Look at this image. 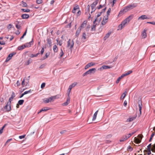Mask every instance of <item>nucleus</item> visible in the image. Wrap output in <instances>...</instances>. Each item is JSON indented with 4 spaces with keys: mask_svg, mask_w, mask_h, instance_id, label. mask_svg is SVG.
Masks as SVG:
<instances>
[{
    "mask_svg": "<svg viewBox=\"0 0 155 155\" xmlns=\"http://www.w3.org/2000/svg\"><path fill=\"white\" fill-rule=\"evenodd\" d=\"M133 15H131L126 18L121 22V24L119 25L118 30H121L126 25L129 23V21L133 18Z\"/></svg>",
    "mask_w": 155,
    "mask_h": 155,
    "instance_id": "obj_1",
    "label": "nucleus"
},
{
    "mask_svg": "<svg viewBox=\"0 0 155 155\" xmlns=\"http://www.w3.org/2000/svg\"><path fill=\"white\" fill-rule=\"evenodd\" d=\"M137 6V3H133L125 7H124V8L121 10L120 12V13H123L126 12L128 11L133 9V8L136 7Z\"/></svg>",
    "mask_w": 155,
    "mask_h": 155,
    "instance_id": "obj_2",
    "label": "nucleus"
},
{
    "mask_svg": "<svg viewBox=\"0 0 155 155\" xmlns=\"http://www.w3.org/2000/svg\"><path fill=\"white\" fill-rule=\"evenodd\" d=\"M74 44V40L73 39L71 41L70 39L68 40L67 42V47L69 48V49L72 51V48L73 47Z\"/></svg>",
    "mask_w": 155,
    "mask_h": 155,
    "instance_id": "obj_3",
    "label": "nucleus"
},
{
    "mask_svg": "<svg viewBox=\"0 0 155 155\" xmlns=\"http://www.w3.org/2000/svg\"><path fill=\"white\" fill-rule=\"evenodd\" d=\"M96 70V69L95 68H92L90 69L89 70L86 72L85 73H84L83 74V76L84 77L87 75L88 74L91 75L92 74H94Z\"/></svg>",
    "mask_w": 155,
    "mask_h": 155,
    "instance_id": "obj_4",
    "label": "nucleus"
},
{
    "mask_svg": "<svg viewBox=\"0 0 155 155\" xmlns=\"http://www.w3.org/2000/svg\"><path fill=\"white\" fill-rule=\"evenodd\" d=\"M138 104L140 115L141 114V109L142 107V102L141 99H138Z\"/></svg>",
    "mask_w": 155,
    "mask_h": 155,
    "instance_id": "obj_5",
    "label": "nucleus"
},
{
    "mask_svg": "<svg viewBox=\"0 0 155 155\" xmlns=\"http://www.w3.org/2000/svg\"><path fill=\"white\" fill-rule=\"evenodd\" d=\"M12 100V99L10 98L9 100V101L7 102L6 105L5 106V108H7V107L8 106H9V108L8 109V110H11V102Z\"/></svg>",
    "mask_w": 155,
    "mask_h": 155,
    "instance_id": "obj_6",
    "label": "nucleus"
},
{
    "mask_svg": "<svg viewBox=\"0 0 155 155\" xmlns=\"http://www.w3.org/2000/svg\"><path fill=\"white\" fill-rule=\"evenodd\" d=\"M15 54L16 53L13 52L11 53L10 54H9L8 56L7 57L6 60H5V62H7L9 61L12 58L13 56L14 55H15Z\"/></svg>",
    "mask_w": 155,
    "mask_h": 155,
    "instance_id": "obj_7",
    "label": "nucleus"
},
{
    "mask_svg": "<svg viewBox=\"0 0 155 155\" xmlns=\"http://www.w3.org/2000/svg\"><path fill=\"white\" fill-rule=\"evenodd\" d=\"M95 65V63H93V62H90L87 64L86 65L84 68V69L85 70H86L87 68H89L91 67V66H94Z\"/></svg>",
    "mask_w": 155,
    "mask_h": 155,
    "instance_id": "obj_8",
    "label": "nucleus"
},
{
    "mask_svg": "<svg viewBox=\"0 0 155 155\" xmlns=\"http://www.w3.org/2000/svg\"><path fill=\"white\" fill-rule=\"evenodd\" d=\"M149 19L147 17L146 15H142L140 17L138 18V20H144L145 19Z\"/></svg>",
    "mask_w": 155,
    "mask_h": 155,
    "instance_id": "obj_9",
    "label": "nucleus"
},
{
    "mask_svg": "<svg viewBox=\"0 0 155 155\" xmlns=\"http://www.w3.org/2000/svg\"><path fill=\"white\" fill-rule=\"evenodd\" d=\"M112 68V67L110 66L103 65L101 68L100 69L101 70L106 69H107L110 68Z\"/></svg>",
    "mask_w": 155,
    "mask_h": 155,
    "instance_id": "obj_10",
    "label": "nucleus"
},
{
    "mask_svg": "<svg viewBox=\"0 0 155 155\" xmlns=\"http://www.w3.org/2000/svg\"><path fill=\"white\" fill-rule=\"evenodd\" d=\"M111 33V32L110 31H109L108 33H107L104 37V40H105L107 38H108Z\"/></svg>",
    "mask_w": 155,
    "mask_h": 155,
    "instance_id": "obj_11",
    "label": "nucleus"
},
{
    "mask_svg": "<svg viewBox=\"0 0 155 155\" xmlns=\"http://www.w3.org/2000/svg\"><path fill=\"white\" fill-rule=\"evenodd\" d=\"M57 98V96H51L49 98V100L50 102L53 101L55 99Z\"/></svg>",
    "mask_w": 155,
    "mask_h": 155,
    "instance_id": "obj_12",
    "label": "nucleus"
},
{
    "mask_svg": "<svg viewBox=\"0 0 155 155\" xmlns=\"http://www.w3.org/2000/svg\"><path fill=\"white\" fill-rule=\"evenodd\" d=\"M97 21V18H96L95 20L93 21V25L92 26L91 28V31H93L94 30H95V27L96 25H95V22Z\"/></svg>",
    "mask_w": 155,
    "mask_h": 155,
    "instance_id": "obj_13",
    "label": "nucleus"
},
{
    "mask_svg": "<svg viewBox=\"0 0 155 155\" xmlns=\"http://www.w3.org/2000/svg\"><path fill=\"white\" fill-rule=\"evenodd\" d=\"M142 137H140V139L136 138V137L135 138V143H137L139 144L141 142V140L142 139Z\"/></svg>",
    "mask_w": 155,
    "mask_h": 155,
    "instance_id": "obj_14",
    "label": "nucleus"
},
{
    "mask_svg": "<svg viewBox=\"0 0 155 155\" xmlns=\"http://www.w3.org/2000/svg\"><path fill=\"white\" fill-rule=\"evenodd\" d=\"M108 19V17H106L105 18H103V20L101 22V24L103 25H105L107 22V20Z\"/></svg>",
    "mask_w": 155,
    "mask_h": 155,
    "instance_id": "obj_15",
    "label": "nucleus"
},
{
    "mask_svg": "<svg viewBox=\"0 0 155 155\" xmlns=\"http://www.w3.org/2000/svg\"><path fill=\"white\" fill-rule=\"evenodd\" d=\"M70 101V98L69 97L68 98H67V101H66V102H65V103H63V104H62V105L63 106L67 105L69 103Z\"/></svg>",
    "mask_w": 155,
    "mask_h": 155,
    "instance_id": "obj_16",
    "label": "nucleus"
},
{
    "mask_svg": "<svg viewBox=\"0 0 155 155\" xmlns=\"http://www.w3.org/2000/svg\"><path fill=\"white\" fill-rule=\"evenodd\" d=\"M81 28H79L77 29L75 34V36L77 37H78L80 33L81 32Z\"/></svg>",
    "mask_w": 155,
    "mask_h": 155,
    "instance_id": "obj_17",
    "label": "nucleus"
},
{
    "mask_svg": "<svg viewBox=\"0 0 155 155\" xmlns=\"http://www.w3.org/2000/svg\"><path fill=\"white\" fill-rule=\"evenodd\" d=\"M146 31V30H144L142 33L141 36L143 38H145L147 37Z\"/></svg>",
    "mask_w": 155,
    "mask_h": 155,
    "instance_id": "obj_18",
    "label": "nucleus"
},
{
    "mask_svg": "<svg viewBox=\"0 0 155 155\" xmlns=\"http://www.w3.org/2000/svg\"><path fill=\"white\" fill-rule=\"evenodd\" d=\"M128 138V137H127L126 136H123L120 140V142H123L126 140Z\"/></svg>",
    "mask_w": 155,
    "mask_h": 155,
    "instance_id": "obj_19",
    "label": "nucleus"
},
{
    "mask_svg": "<svg viewBox=\"0 0 155 155\" xmlns=\"http://www.w3.org/2000/svg\"><path fill=\"white\" fill-rule=\"evenodd\" d=\"M136 117H130L128 119H127V120L128 122H131L134 120L136 118Z\"/></svg>",
    "mask_w": 155,
    "mask_h": 155,
    "instance_id": "obj_20",
    "label": "nucleus"
},
{
    "mask_svg": "<svg viewBox=\"0 0 155 155\" xmlns=\"http://www.w3.org/2000/svg\"><path fill=\"white\" fill-rule=\"evenodd\" d=\"M21 17L23 19H27L29 17V15L27 14H24L21 15Z\"/></svg>",
    "mask_w": 155,
    "mask_h": 155,
    "instance_id": "obj_21",
    "label": "nucleus"
},
{
    "mask_svg": "<svg viewBox=\"0 0 155 155\" xmlns=\"http://www.w3.org/2000/svg\"><path fill=\"white\" fill-rule=\"evenodd\" d=\"M87 24V22L86 21H84L83 23L81 24V26L79 28H81H81H83L84 27H85L86 25Z\"/></svg>",
    "mask_w": 155,
    "mask_h": 155,
    "instance_id": "obj_22",
    "label": "nucleus"
},
{
    "mask_svg": "<svg viewBox=\"0 0 155 155\" xmlns=\"http://www.w3.org/2000/svg\"><path fill=\"white\" fill-rule=\"evenodd\" d=\"M98 111V110H97L94 114L92 119V120L93 121L96 119Z\"/></svg>",
    "mask_w": 155,
    "mask_h": 155,
    "instance_id": "obj_23",
    "label": "nucleus"
},
{
    "mask_svg": "<svg viewBox=\"0 0 155 155\" xmlns=\"http://www.w3.org/2000/svg\"><path fill=\"white\" fill-rule=\"evenodd\" d=\"M98 0H96L94 2L91 4V6L92 7H95L98 3Z\"/></svg>",
    "mask_w": 155,
    "mask_h": 155,
    "instance_id": "obj_24",
    "label": "nucleus"
},
{
    "mask_svg": "<svg viewBox=\"0 0 155 155\" xmlns=\"http://www.w3.org/2000/svg\"><path fill=\"white\" fill-rule=\"evenodd\" d=\"M86 34L85 32L83 33L82 34V38H81L82 40L83 41H85V40L86 38Z\"/></svg>",
    "mask_w": 155,
    "mask_h": 155,
    "instance_id": "obj_25",
    "label": "nucleus"
},
{
    "mask_svg": "<svg viewBox=\"0 0 155 155\" xmlns=\"http://www.w3.org/2000/svg\"><path fill=\"white\" fill-rule=\"evenodd\" d=\"M132 72V71H128L127 72L125 73V74H122V75L124 77V76H126L129 74H130V73H131Z\"/></svg>",
    "mask_w": 155,
    "mask_h": 155,
    "instance_id": "obj_26",
    "label": "nucleus"
},
{
    "mask_svg": "<svg viewBox=\"0 0 155 155\" xmlns=\"http://www.w3.org/2000/svg\"><path fill=\"white\" fill-rule=\"evenodd\" d=\"M24 45H21V46H19L17 48V49L18 50H23V49H24L25 47H24Z\"/></svg>",
    "mask_w": 155,
    "mask_h": 155,
    "instance_id": "obj_27",
    "label": "nucleus"
},
{
    "mask_svg": "<svg viewBox=\"0 0 155 155\" xmlns=\"http://www.w3.org/2000/svg\"><path fill=\"white\" fill-rule=\"evenodd\" d=\"M53 50L54 52H57L58 51V48L57 46L56 45H55L53 46Z\"/></svg>",
    "mask_w": 155,
    "mask_h": 155,
    "instance_id": "obj_28",
    "label": "nucleus"
},
{
    "mask_svg": "<svg viewBox=\"0 0 155 155\" xmlns=\"http://www.w3.org/2000/svg\"><path fill=\"white\" fill-rule=\"evenodd\" d=\"M47 43L50 46H51V40L49 38H48L47 40Z\"/></svg>",
    "mask_w": 155,
    "mask_h": 155,
    "instance_id": "obj_29",
    "label": "nucleus"
},
{
    "mask_svg": "<svg viewBox=\"0 0 155 155\" xmlns=\"http://www.w3.org/2000/svg\"><path fill=\"white\" fill-rule=\"evenodd\" d=\"M123 77H124L122 75L120 77H119L118 78L117 80L116 81V83L117 84L120 81V79H121Z\"/></svg>",
    "mask_w": 155,
    "mask_h": 155,
    "instance_id": "obj_30",
    "label": "nucleus"
},
{
    "mask_svg": "<svg viewBox=\"0 0 155 155\" xmlns=\"http://www.w3.org/2000/svg\"><path fill=\"white\" fill-rule=\"evenodd\" d=\"M77 84V82H74L70 85L69 87L72 88L73 87H74Z\"/></svg>",
    "mask_w": 155,
    "mask_h": 155,
    "instance_id": "obj_31",
    "label": "nucleus"
},
{
    "mask_svg": "<svg viewBox=\"0 0 155 155\" xmlns=\"http://www.w3.org/2000/svg\"><path fill=\"white\" fill-rule=\"evenodd\" d=\"M126 93H127V92L125 91L124 93H123L122 94L121 96V99H123L125 97Z\"/></svg>",
    "mask_w": 155,
    "mask_h": 155,
    "instance_id": "obj_32",
    "label": "nucleus"
},
{
    "mask_svg": "<svg viewBox=\"0 0 155 155\" xmlns=\"http://www.w3.org/2000/svg\"><path fill=\"white\" fill-rule=\"evenodd\" d=\"M49 110V109L48 108V107H45V108H42L41 109L38 113H40L43 111H46L47 110Z\"/></svg>",
    "mask_w": 155,
    "mask_h": 155,
    "instance_id": "obj_33",
    "label": "nucleus"
},
{
    "mask_svg": "<svg viewBox=\"0 0 155 155\" xmlns=\"http://www.w3.org/2000/svg\"><path fill=\"white\" fill-rule=\"evenodd\" d=\"M24 47L25 48L29 47L31 46V45L29 43H25L24 45Z\"/></svg>",
    "mask_w": 155,
    "mask_h": 155,
    "instance_id": "obj_34",
    "label": "nucleus"
},
{
    "mask_svg": "<svg viewBox=\"0 0 155 155\" xmlns=\"http://www.w3.org/2000/svg\"><path fill=\"white\" fill-rule=\"evenodd\" d=\"M111 9L110 8H109L107 12V17H108L109 15H110V13L111 12Z\"/></svg>",
    "mask_w": 155,
    "mask_h": 155,
    "instance_id": "obj_35",
    "label": "nucleus"
},
{
    "mask_svg": "<svg viewBox=\"0 0 155 155\" xmlns=\"http://www.w3.org/2000/svg\"><path fill=\"white\" fill-rule=\"evenodd\" d=\"M43 101L46 103H48L50 102L48 98L44 99H43Z\"/></svg>",
    "mask_w": 155,
    "mask_h": 155,
    "instance_id": "obj_36",
    "label": "nucleus"
},
{
    "mask_svg": "<svg viewBox=\"0 0 155 155\" xmlns=\"http://www.w3.org/2000/svg\"><path fill=\"white\" fill-rule=\"evenodd\" d=\"M151 150L153 152H155V144H154L152 145Z\"/></svg>",
    "mask_w": 155,
    "mask_h": 155,
    "instance_id": "obj_37",
    "label": "nucleus"
},
{
    "mask_svg": "<svg viewBox=\"0 0 155 155\" xmlns=\"http://www.w3.org/2000/svg\"><path fill=\"white\" fill-rule=\"evenodd\" d=\"M24 101L23 100H20L18 101V104H20V105H21L23 104L24 103Z\"/></svg>",
    "mask_w": 155,
    "mask_h": 155,
    "instance_id": "obj_38",
    "label": "nucleus"
},
{
    "mask_svg": "<svg viewBox=\"0 0 155 155\" xmlns=\"http://www.w3.org/2000/svg\"><path fill=\"white\" fill-rule=\"evenodd\" d=\"M49 53H46V54H45V56L42 59H41V60H45V59H46L49 56Z\"/></svg>",
    "mask_w": 155,
    "mask_h": 155,
    "instance_id": "obj_39",
    "label": "nucleus"
},
{
    "mask_svg": "<svg viewBox=\"0 0 155 155\" xmlns=\"http://www.w3.org/2000/svg\"><path fill=\"white\" fill-rule=\"evenodd\" d=\"M15 97V94L14 92H12V94L11 97L10 98L12 99H13Z\"/></svg>",
    "mask_w": 155,
    "mask_h": 155,
    "instance_id": "obj_40",
    "label": "nucleus"
},
{
    "mask_svg": "<svg viewBox=\"0 0 155 155\" xmlns=\"http://www.w3.org/2000/svg\"><path fill=\"white\" fill-rule=\"evenodd\" d=\"M135 133V132H134L132 133H130L129 134L126 135L125 136H126L127 137H128V138H129L130 136H131V135Z\"/></svg>",
    "mask_w": 155,
    "mask_h": 155,
    "instance_id": "obj_41",
    "label": "nucleus"
},
{
    "mask_svg": "<svg viewBox=\"0 0 155 155\" xmlns=\"http://www.w3.org/2000/svg\"><path fill=\"white\" fill-rule=\"evenodd\" d=\"M6 124H5L3 127H2L1 129L0 130V134H1L3 132V130L4 128H5V126H6Z\"/></svg>",
    "mask_w": 155,
    "mask_h": 155,
    "instance_id": "obj_42",
    "label": "nucleus"
},
{
    "mask_svg": "<svg viewBox=\"0 0 155 155\" xmlns=\"http://www.w3.org/2000/svg\"><path fill=\"white\" fill-rule=\"evenodd\" d=\"M29 78H30V76L28 77V78H27L26 79V85H27L28 84H29Z\"/></svg>",
    "mask_w": 155,
    "mask_h": 155,
    "instance_id": "obj_43",
    "label": "nucleus"
},
{
    "mask_svg": "<svg viewBox=\"0 0 155 155\" xmlns=\"http://www.w3.org/2000/svg\"><path fill=\"white\" fill-rule=\"evenodd\" d=\"M31 58H30L28 60L26 63L25 64L27 65H28L29 64H30L31 63Z\"/></svg>",
    "mask_w": 155,
    "mask_h": 155,
    "instance_id": "obj_44",
    "label": "nucleus"
},
{
    "mask_svg": "<svg viewBox=\"0 0 155 155\" xmlns=\"http://www.w3.org/2000/svg\"><path fill=\"white\" fill-rule=\"evenodd\" d=\"M61 52H60L59 55H60V57L61 58L63 55L64 53V52H63L62 49H61Z\"/></svg>",
    "mask_w": 155,
    "mask_h": 155,
    "instance_id": "obj_45",
    "label": "nucleus"
},
{
    "mask_svg": "<svg viewBox=\"0 0 155 155\" xmlns=\"http://www.w3.org/2000/svg\"><path fill=\"white\" fill-rule=\"evenodd\" d=\"M21 10H22L23 11L25 12H29L30 11V10L29 9H22Z\"/></svg>",
    "mask_w": 155,
    "mask_h": 155,
    "instance_id": "obj_46",
    "label": "nucleus"
},
{
    "mask_svg": "<svg viewBox=\"0 0 155 155\" xmlns=\"http://www.w3.org/2000/svg\"><path fill=\"white\" fill-rule=\"evenodd\" d=\"M151 144L150 143L147 146V150H151Z\"/></svg>",
    "mask_w": 155,
    "mask_h": 155,
    "instance_id": "obj_47",
    "label": "nucleus"
},
{
    "mask_svg": "<svg viewBox=\"0 0 155 155\" xmlns=\"http://www.w3.org/2000/svg\"><path fill=\"white\" fill-rule=\"evenodd\" d=\"M42 2V0H37L36 1V3L38 4H41Z\"/></svg>",
    "mask_w": 155,
    "mask_h": 155,
    "instance_id": "obj_48",
    "label": "nucleus"
},
{
    "mask_svg": "<svg viewBox=\"0 0 155 155\" xmlns=\"http://www.w3.org/2000/svg\"><path fill=\"white\" fill-rule=\"evenodd\" d=\"M127 149L130 151H132L133 150V148L130 146H129L127 147Z\"/></svg>",
    "mask_w": 155,
    "mask_h": 155,
    "instance_id": "obj_49",
    "label": "nucleus"
},
{
    "mask_svg": "<svg viewBox=\"0 0 155 155\" xmlns=\"http://www.w3.org/2000/svg\"><path fill=\"white\" fill-rule=\"evenodd\" d=\"M154 135V133H152V134L151 135L150 137V140H149V141L150 142L151 141V140H152V139L153 137V136Z\"/></svg>",
    "mask_w": 155,
    "mask_h": 155,
    "instance_id": "obj_50",
    "label": "nucleus"
},
{
    "mask_svg": "<svg viewBox=\"0 0 155 155\" xmlns=\"http://www.w3.org/2000/svg\"><path fill=\"white\" fill-rule=\"evenodd\" d=\"M31 90H30L28 91H25L24 93L25 94H27L28 93H31Z\"/></svg>",
    "mask_w": 155,
    "mask_h": 155,
    "instance_id": "obj_51",
    "label": "nucleus"
},
{
    "mask_svg": "<svg viewBox=\"0 0 155 155\" xmlns=\"http://www.w3.org/2000/svg\"><path fill=\"white\" fill-rule=\"evenodd\" d=\"M25 78H24L22 82L21 85L22 86H24L25 85Z\"/></svg>",
    "mask_w": 155,
    "mask_h": 155,
    "instance_id": "obj_52",
    "label": "nucleus"
},
{
    "mask_svg": "<svg viewBox=\"0 0 155 155\" xmlns=\"http://www.w3.org/2000/svg\"><path fill=\"white\" fill-rule=\"evenodd\" d=\"M72 89V88H71L70 87H69V88L68 89V95L69 96V94H70V93L71 91V89Z\"/></svg>",
    "mask_w": 155,
    "mask_h": 155,
    "instance_id": "obj_53",
    "label": "nucleus"
},
{
    "mask_svg": "<svg viewBox=\"0 0 155 155\" xmlns=\"http://www.w3.org/2000/svg\"><path fill=\"white\" fill-rule=\"evenodd\" d=\"M44 47H43V48H42V49L41 50V52H40L41 54V55H42L43 54V53L44 52Z\"/></svg>",
    "mask_w": 155,
    "mask_h": 155,
    "instance_id": "obj_54",
    "label": "nucleus"
},
{
    "mask_svg": "<svg viewBox=\"0 0 155 155\" xmlns=\"http://www.w3.org/2000/svg\"><path fill=\"white\" fill-rule=\"evenodd\" d=\"M25 136V135H22V136H20L19 137L20 139H22L24 138Z\"/></svg>",
    "mask_w": 155,
    "mask_h": 155,
    "instance_id": "obj_55",
    "label": "nucleus"
},
{
    "mask_svg": "<svg viewBox=\"0 0 155 155\" xmlns=\"http://www.w3.org/2000/svg\"><path fill=\"white\" fill-rule=\"evenodd\" d=\"M91 9H92V11L91 12V13H92L93 12H94L95 10V7H91Z\"/></svg>",
    "mask_w": 155,
    "mask_h": 155,
    "instance_id": "obj_56",
    "label": "nucleus"
},
{
    "mask_svg": "<svg viewBox=\"0 0 155 155\" xmlns=\"http://www.w3.org/2000/svg\"><path fill=\"white\" fill-rule=\"evenodd\" d=\"M45 83H43L41 85V88H42L45 86Z\"/></svg>",
    "mask_w": 155,
    "mask_h": 155,
    "instance_id": "obj_57",
    "label": "nucleus"
},
{
    "mask_svg": "<svg viewBox=\"0 0 155 155\" xmlns=\"http://www.w3.org/2000/svg\"><path fill=\"white\" fill-rule=\"evenodd\" d=\"M147 23L153 25H155V21L154 22H147Z\"/></svg>",
    "mask_w": 155,
    "mask_h": 155,
    "instance_id": "obj_58",
    "label": "nucleus"
},
{
    "mask_svg": "<svg viewBox=\"0 0 155 155\" xmlns=\"http://www.w3.org/2000/svg\"><path fill=\"white\" fill-rule=\"evenodd\" d=\"M104 5H99V7H97V8L98 9H101V8H102L103 7H104Z\"/></svg>",
    "mask_w": 155,
    "mask_h": 155,
    "instance_id": "obj_59",
    "label": "nucleus"
},
{
    "mask_svg": "<svg viewBox=\"0 0 155 155\" xmlns=\"http://www.w3.org/2000/svg\"><path fill=\"white\" fill-rule=\"evenodd\" d=\"M21 26L19 25H18L17 24L16 25V27L18 29H19L20 28Z\"/></svg>",
    "mask_w": 155,
    "mask_h": 155,
    "instance_id": "obj_60",
    "label": "nucleus"
},
{
    "mask_svg": "<svg viewBox=\"0 0 155 155\" xmlns=\"http://www.w3.org/2000/svg\"><path fill=\"white\" fill-rule=\"evenodd\" d=\"M103 12L102 11L101 12H100L97 15V18L98 17H99L101 15V14Z\"/></svg>",
    "mask_w": 155,
    "mask_h": 155,
    "instance_id": "obj_61",
    "label": "nucleus"
},
{
    "mask_svg": "<svg viewBox=\"0 0 155 155\" xmlns=\"http://www.w3.org/2000/svg\"><path fill=\"white\" fill-rule=\"evenodd\" d=\"M151 150H148V151L147 152V154L148 155H150V154H151Z\"/></svg>",
    "mask_w": 155,
    "mask_h": 155,
    "instance_id": "obj_62",
    "label": "nucleus"
},
{
    "mask_svg": "<svg viewBox=\"0 0 155 155\" xmlns=\"http://www.w3.org/2000/svg\"><path fill=\"white\" fill-rule=\"evenodd\" d=\"M66 132V130H63L61 131L60 132V133L61 134H64V133Z\"/></svg>",
    "mask_w": 155,
    "mask_h": 155,
    "instance_id": "obj_63",
    "label": "nucleus"
},
{
    "mask_svg": "<svg viewBox=\"0 0 155 155\" xmlns=\"http://www.w3.org/2000/svg\"><path fill=\"white\" fill-rule=\"evenodd\" d=\"M45 64H42L41 66L40 67V68H43L45 66Z\"/></svg>",
    "mask_w": 155,
    "mask_h": 155,
    "instance_id": "obj_64",
    "label": "nucleus"
}]
</instances>
